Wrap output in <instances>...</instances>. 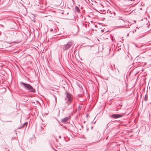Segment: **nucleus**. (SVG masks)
Masks as SVG:
<instances>
[{"instance_id": "4", "label": "nucleus", "mask_w": 151, "mask_h": 151, "mask_svg": "<svg viewBox=\"0 0 151 151\" xmlns=\"http://www.w3.org/2000/svg\"><path fill=\"white\" fill-rule=\"evenodd\" d=\"M125 113H123L122 114H114L111 115V117L112 118H114L116 119L120 118L124 116Z\"/></svg>"}, {"instance_id": "15", "label": "nucleus", "mask_w": 151, "mask_h": 151, "mask_svg": "<svg viewBox=\"0 0 151 151\" xmlns=\"http://www.w3.org/2000/svg\"><path fill=\"white\" fill-rule=\"evenodd\" d=\"M129 34H127V36H129Z\"/></svg>"}, {"instance_id": "20", "label": "nucleus", "mask_w": 151, "mask_h": 151, "mask_svg": "<svg viewBox=\"0 0 151 151\" xmlns=\"http://www.w3.org/2000/svg\"><path fill=\"white\" fill-rule=\"evenodd\" d=\"M60 137H60H60H59V138H60Z\"/></svg>"}, {"instance_id": "2", "label": "nucleus", "mask_w": 151, "mask_h": 151, "mask_svg": "<svg viewBox=\"0 0 151 151\" xmlns=\"http://www.w3.org/2000/svg\"><path fill=\"white\" fill-rule=\"evenodd\" d=\"M73 44L72 41L68 42L66 44L61 46V47L63 51L66 50L70 48Z\"/></svg>"}, {"instance_id": "1", "label": "nucleus", "mask_w": 151, "mask_h": 151, "mask_svg": "<svg viewBox=\"0 0 151 151\" xmlns=\"http://www.w3.org/2000/svg\"><path fill=\"white\" fill-rule=\"evenodd\" d=\"M20 84L24 87L25 90L28 91L29 92L33 93L35 92V89L30 84L25 83L22 82H20Z\"/></svg>"}, {"instance_id": "8", "label": "nucleus", "mask_w": 151, "mask_h": 151, "mask_svg": "<svg viewBox=\"0 0 151 151\" xmlns=\"http://www.w3.org/2000/svg\"><path fill=\"white\" fill-rule=\"evenodd\" d=\"M27 122H25L24 123V124L22 125V127H25L26 128L27 126Z\"/></svg>"}, {"instance_id": "9", "label": "nucleus", "mask_w": 151, "mask_h": 151, "mask_svg": "<svg viewBox=\"0 0 151 151\" xmlns=\"http://www.w3.org/2000/svg\"><path fill=\"white\" fill-rule=\"evenodd\" d=\"M43 129V128L42 127V126H40V129H39V130L40 131H42V130Z\"/></svg>"}, {"instance_id": "18", "label": "nucleus", "mask_w": 151, "mask_h": 151, "mask_svg": "<svg viewBox=\"0 0 151 151\" xmlns=\"http://www.w3.org/2000/svg\"><path fill=\"white\" fill-rule=\"evenodd\" d=\"M122 20L124 22V20H123V19H122Z\"/></svg>"}, {"instance_id": "10", "label": "nucleus", "mask_w": 151, "mask_h": 151, "mask_svg": "<svg viewBox=\"0 0 151 151\" xmlns=\"http://www.w3.org/2000/svg\"><path fill=\"white\" fill-rule=\"evenodd\" d=\"M147 95H145V98H144V100L145 101H147Z\"/></svg>"}, {"instance_id": "11", "label": "nucleus", "mask_w": 151, "mask_h": 151, "mask_svg": "<svg viewBox=\"0 0 151 151\" xmlns=\"http://www.w3.org/2000/svg\"><path fill=\"white\" fill-rule=\"evenodd\" d=\"M126 26V25H124V26H119V27H125Z\"/></svg>"}, {"instance_id": "12", "label": "nucleus", "mask_w": 151, "mask_h": 151, "mask_svg": "<svg viewBox=\"0 0 151 151\" xmlns=\"http://www.w3.org/2000/svg\"><path fill=\"white\" fill-rule=\"evenodd\" d=\"M0 25H1L3 27H4V26L2 24H0Z\"/></svg>"}, {"instance_id": "19", "label": "nucleus", "mask_w": 151, "mask_h": 151, "mask_svg": "<svg viewBox=\"0 0 151 151\" xmlns=\"http://www.w3.org/2000/svg\"><path fill=\"white\" fill-rule=\"evenodd\" d=\"M107 138H108V137L106 138V139H107Z\"/></svg>"}, {"instance_id": "13", "label": "nucleus", "mask_w": 151, "mask_h": 151, "mask_svg": "<svg viewBox=\"0 0 151 151\" xmlns=\"http://www.w3.org/2000/svg\"><path fill=\"white\" fill-rule=\"evenodd\" d=\"M128 27H129V25H128V27H126V28H127Z\"/></svg>"}, {"instance_id": "14", "label": "nucleus", "mask_w": 151, "mask_h": 151, "mask_svg": "<svg viewBox=\"0 0 151 151\" xmlns=\"http://www.w3.org/2000/svg\"><path fill=\"white\" fill-rule=\"evenodd\" d=\"M113 68V67H111V69L112 70H113V69H112Z\"/></svg>"}, {"instance_id": "16", "label": "nucleus", "mask_w": 151, "mask_h": 151, "mask_svg": "<svg viewBox=\"0 0 151 151\" xmlns=\"http://www.w3.org/2000/svg\"><path fill=\"white\" fill-rule=\"evenodd\" d=\"M100 4L101 6H103V5L101 4Z\"/></svg>"}, {"instance_id": "17", "label": "nucleus", "mask_w": 151, "mask_h": 151, "mask_svg": "<svg viewBox=\"0 0 151 151\" xmlns=\"http://www.w3.org/2000/svg\"><path fill=\"white\" fill-rule=\"evenodd\" d=\"M52 30V29H50V31H51Z\"/></svg>"}, {"instance_id": "21", "label": "nucleus", "mask_w": 151, "mask_h": 151, "mask_svg": "<svg viewBox=\"0 0 151 151\" xmlns=\"http://www.w3.org/2000/svg\"><path fill=\"white\" fill-rule=\"evenodd\" d=\"M133 32L134 33V31H133Z\"/></svg>"}, {"instance_id": "6", "label": "nucleus", "mask_w": 151, "mask_h": 151, "mask_svg": "<svg viewBox=\"0 0 151 151\" xmlns=\"http://www.w3.org/2000/svg\"><path fill=\"white\" fill-rule=\"evenodd\" d=\"M107 13L108 14H111L112 15H111L110 16V17H114L115 16V12H113V13L112 12L109 10H108L107 11Z\"/></svg>"}, {"instance_id": "5", "label": "nucleus", "mask_w": 151, "mask_h": 151, "mask_svg": "<svg viewBox=\"0 0 151 151\" xmlns=\"http://www.w3.org/2000/svg\"><path fill=\"white\" fill-rule=\"evenodd\" d=\"M69 119L70 116L66 117L62 119L61 120V121L63 123H65Z\"/></svg>"}, {"instance_id": "3", "label": "nucleus", "mask_w": 151, "mask_h": 151, "mask_svg": "<svg viewBox=\"0 0 151 151\" xmlns=\"http://www.w3.org/2000/svg\"><path fill=\"white\" fill-rule=\"evenodd\" d=\"M65 99H67L66 103L68 105H69L72 101V97L71 95L68 93H67L66 98Z\"/></svg>"}, {"instance_id": "7", "label": "nucleus", "mask_w": 151, "mask_h": 151, "mask_svg": "<svg viewBox=\"0 0 151 151\" xmlns=\"http://www.w3.org/2000/svg\"><path fill=\"white\" fill-rule=\"evenodd\" d=\"M82 106H78V111H80L81 110L82 108Z\"/></svg>"}]
</instances>
